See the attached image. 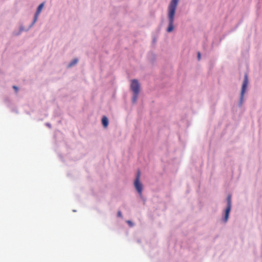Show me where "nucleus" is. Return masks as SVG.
Here are the masks:
<instances>
[{"label":"nucleus","mask_w":262,"mask_h":262,"mask_svg":"<svg viewBox=\"0 0 262 262\" xmlns=\"http://www.w3.org/2000/svg\"><path fill=\"white\" fill-rule=\"evenodd\" d=\"M126 223L128 224V225L130 227H133L134 225V223L132 221H131L128 220V221H126Z\"/></svg>","instance_id":"obj_12"},{"label":"nucleus","mask_w":262,"mask_h":262,"mask_svg":"<svg viewBox=\"0 0 262 262\" xmlns=\"http://www.w3.org/2000/svg\"><path fill=\"white\" fill-rule=\"evenodd\" d=\"M101 122H102V124L104 127L105 128V127H107V126L108 125V118L105 116H103L102 118Z\"/></svg>","instance_id":"obj_6"},{"label":"nucleus","mask_w":262,"mask_h":262,"mask_svg":"<svg viewBox=\"0 0 262 262\" xmlns=\"http://www.w3.org/2000/svg\"><path fill=\"white\" fill-rule=\"evenodd\" d=\"M78 61V58H74L73 60H72L68 65V68H70L75 65H76Z\"/></svg>","instance_id":"obj_9"},{"label":"nucleus","mask_w":262,"mask_h":262,"mask_svg":"<svg viewBox=\"0 0 262 262\" xmlns=\"http://www.w3.org/2000/svg\"><path fill=\"white\" fill-rule=\"evenodd\" d=\"M201 53L200 52H198V54H197V58L199 60H200L201 59Z\"/></svg>","instance_id":"obj_17"},{"label":"nucleus","mask_w":262,"mask_h":262,"mask_svg":"<svg viewBox=\"0 0 262 262\" xmlns=\"http://www.w3.org/2000/svg\"><path fill=\"white\" fill-rule=\"evenodd\" d=\"M139 94V93H133V97H132V101L133 103H135L136 102L137 100Z\"/></svg>","instance_id":"obj_10"},{"label":"nucleus","mask_w":262,"mask_h":262,"mask_svg":"<svg viewBox=\"0 0 262 262\" xmlns=\"http://www.w3.org/2000/svg\"><path fill=\"white\" fill-rule=\"evenodd\" d=\"M45 6V2H42L37 7L36 11L35 12L37 15H39L42 9H43V7Z\"/></svg>","instance_id":"obj_8"},{"label":"nucleus","mask_w":262,"mask_h":262,"mask_svg":"<svg viewBox=\"0 0 262 262\" xmlns=\"http://www.w3.org/2000/svg\"><path fill=\"white\" fill-rule=\"evenodd\" d=\"M140 83L138 80L137 79H133L131 81V84L130 85V90L132 91L133 93H140Z\"/></svg>","instance_id":"obj_5"},{"label":"nucleus","mask_w":262,"mask_h":262,"mask_svg":"<svg viewBox=\"0 0 262 262\" xmlns=\"http://www.w3.org/2000/svg\"><path fill=\"white\" fill-rule=\"evenodd\" d=\"M148 59L152 62H154L156 60V55L152 52H150L148 55Z\"/></svg>","instance_id":"obj_7"},{"label":"nucleus","mask_w":262,"mask_h":262,"mask_svg":"<svg viewBox=\"0 0 262 262\" xmlns=\"http://www.w3.org/2000/svg\"><path fill=\"white\" fill-rule=\"evenodd\" d=\"M38 16H39V15H37V14L35 13L34 16L33 20V23H35L36 22V21L37 20Z\"/></svg>","instance_id":"obj_11"},{"label":"nucleus","mask_w":262,"mask_h":262,"mask_svg":"<svg viewBox=\"0 0 262 262\" xmlns=\"http://www.w3.org/2000/svg\"><path fill=\"white\" fill-rule=\"evenodd\" d=\"M13 88L17 92L18 90V88L16 86H13Z\"/></svg>","instance_id":"obj_18"},{"label":"nucleus","mask_w":262,"mask_h":262,"mask_svg":"<svg viewBox=\"0 0 262 262\" xmlns=\"http://www.w3.org/2000/svg\"><path fill=\"white\" fill-rule=\"evenodd\" d=\"M34 24L35 23H33V22H32L31 24L29 26V28L26 30V31H28L33 26Z\"/></svg>","instance_id":"obj_15"},{"label":"nucleus","mask_w":262,"mask_h":262,"mask_svg":"<svg viewBox=\"0 0 262 262\" xmlns=\"http://www.w3.org/2000/svg\"><path fill=\"white\" fill-rule=\"evenodd\" d=\"M46 125L50 128L51 127V124L49 123H46Z\"/></svg>","instance_id":"obj_19"},{"label":"nucleus","mask_w":262,"mask_h":262,"mask_svg":"<svg viewBox=\"0 0 262 262\" xmlns=\"http://www.w3.org/2000/svg\"><path fill=\"white\" fill-rule=\"evenodd\" d=\"M21 34V32L20 31H14L13 32V34L14 36H19Z\"/></svg>","instance_id":"obj_13"},{"label":"nucleus","mask_w":262,"mask_h":262,"mask_svg":"<svg viewBox=\"0 0 262 262\" xmlns=\"http://www.w3.org/2000/svg\"><path fill=\"white\" fill-rule=\"evenodd\" d=\"M249 83V80H248V76L247 73H245L244 75V79L242 83L241 93H240V96H239V99L238 103V105L239 107H242L245 99H244V95L247 91V89L248 87Z\"/></svg>","instance_id":"obj_2"},{"label":"nucleus","mask_w":262,"mask_h":262,"mask_svg":"<svg viewBox=\"0 0 262 262\" xmlns=\"http://www.w3.org/2000/svg\"><path fill=\"white\" fill-rule=\"evenodd\" d=\"M179 2V0H171L168 7L167 19L168 26L166 31L168 33L171 32L174 29V16Z\"/></svg>","instance_id":"obj_1"},{"label":"nucleus","mask_w":262,"mask_h":262,"mask_svg":"<svg viewBox=\"0 0 262 262\" xmlns=\"http://www.w3.org/2000/svg\"><path fill=\"white\" fill-rule=\"evenodd\" d=\"M227 206L225 210L224 216L222 220L224 223H226L229 219V213L231 211L232 203H231V195L228 194L227 198Z\"/></svg>","instance_id":"obj_3"},{"label":"nucleus","mask_w":262,"mask_h":262,"mask_svg":"<svg viewBox=\"0 0 262 262\" xmlns=\"http://www.w3.org/2000/svg\"><path fill=\"white\" fill-rule=\"evenodd\" d=\"M117 216L119 217H122V213H121V212L120 211H118V212H117Z\"/></svg>","instance_id":"obj_16"},{"label":"nucleus","mask_w":262,"mask_h":262,"mask_svg":"<svg viewBox=\"0 0 262 262\" xmlns=\"http://www.w3.org/2000/svg\"><path fill=\"white\" fill-rule=\"evenodd\" d=\"M24 31H26V30H25V28L23 25H20L19 26V31H20L21 33Z\"/></svg>","instance_id":"obj_14"},{"label":"nucleus","mask_w":262,"mask_h":262,"mask_svg":"<svg viewBox=\"0 0 262 262\" xmlns=\"http://www.w3.org/2000/svg\"><path fill=\"white\" fill-rule=\"evenodd\" d=\"M140 171H138L136 179L134 181V186L137 191L138 193L139 194L140 198H142V191L143 188V185L142 183L140 182Z\"/></svg>","instance_id":"obj_4"}]
</instances>
